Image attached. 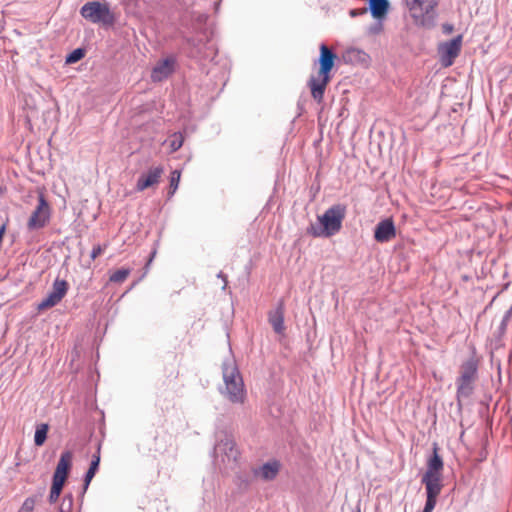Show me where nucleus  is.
Instances as JSON below:
<instances>
[{"instance_id":"f257e3e1","label":"nucleus","mask_w":512,"mask_h":512,"mask_svg":"<svg viewBox=\"0 0 512 512\" xmlns=\"http://www.w3.org/2000/svg\"><path fill=\"white\" fill-rule=\"evenodd\" d=\"M438 445H433V454L427 460V468L421 482L425 485L427 500L422 512H432L436 506L437 498L443 488L444 463L438 453Z\"/></svg>"},{"instance_id":"f03ea898","label":"nucleus","mask_w":512,"mask_h":512,"mask_svg":"<svg viewBox=\"0 0 512 512\" xmlns=\"http://www.w3.org/2000/svg\"><path fill=\"white\" fill-rule=\"evenodd\" d=\"M319 50V69L316 75L310 76L308 87L310 88L312 98L318 103H321L326 87L331 81V71L334 67L337 55L325 44H321Z\"/></svg>"},{"instance_id":"7ed1b4c3","label":"nucleus","mask_w":512,"mask_h":512,"mask_svg":"<svg viewBox=\"0 0 512 512\" xmlns=\"http://www.w3.org/2000/svg\"><path fill=\"white\" fill-rule=\"evenodd\" d=\"M225 384L224 394L233 403H243L246 397L243 379L234 360H227L222 366Z\"/></svg>"},{"instance_id":"20e7f679","label":"nucleus","mask_w":512,"mask_h":512,"mask_svg":"<svg viewBox=\"0 0 512 512\" xmlns=\"http://www.w3.org/2000/svg\"><path fill=\"white\" fill-rule=\"evenodd\" d=\"M415 25L425 28L434 26L438 0H405Z\"/></svg>"},{"instance_id":"39448f33","label":"nucleus","mask_w":512,"mask_h":512,"mask_svg":"<svg viewBox=\"0 0 512 512\" xmlns=\"http://www.w3.org/2000/svg\"><path fill=\"white\" fill-rule=\"evenodd\" d=\"M478 361L471 357L460 366V375L457 378V398H467L472 394L474 382L477 377Z\"/></svg>"},{"instance_id":"423d86ee","label":"nucleus","mask_w":512,"mask_h":512,"mask_svg":"<svg viewBox=\"0 0 512 512\" xmlns=\"http://www.w3.org/2000/svg\"><path fill=\"white\" fill-rule=\"evenodd\" d=\"M81 16L92 22L103 25H112L115 21L113 12L107 2L90 1L85 3L80 9Z\"/></svg>"},{"instance_id":"0eeeda50","label":"nucleus","mask_w":512,"mask_h":512,"mask_svg":"<svg viewBox=\"0 0 512 512\" xmlns=\"http://www.w3.org/2000/svg\"><path fill=\"white\" fill-rule=\"evenodd\" d=\"M345 212L346 208L338 204L330 207L322 216L318 217L319 222L323 226L322 235L328 237L339 232L342 227Z\"/></svg>"},{"instance_id":"6e6552de","label":"nucleus","mask_w":512,"mask_h":512,"mask_svg":"<svg viewBox=\"0 0 512 512\" xmlns=\"http://www.w3.org/2000/svg\"><path fill=\"white\" fill-rule=\"evenodd\" d=\"M51 218V207L43 192L38 194V204L27 222L29 230H37L45 227Z\"/></svg>"},{"instance_id":"1a4fd4ad","label":"nucleus","mask_w":512,"mask_h":512,"mask_svg":"<svg viewBox=\"0 0 512 512\" xmlns=\"http://www.w3.org/2000/svg\"><path fill=\"white\" fill-rule=\"evenodd\" d=\"M215 452L223 463L235 464L240 457V451L233 438L225 436L215 446Z\"/></svg>"},{"instance_id":"9d476101","label":"nucleus","mask_w":512,"mask_h":512,"mask_svg":"<svg viewBox=\"0 0 512 512\" xmlns=\"http://www.w3.org/2000/svg\"><path fill=\"white\" fill-rule=\"evenodd\" d=\"M164 168L162 166L151 167L147 172L140 175L136 182V190L142 192L148 188L156 186L162 175Z\"/></svg>"},{"instance_id":"9b49d317","label":"nucleus","mask_w":512,"mask_h":512,"mask_svg":"<svg viewBox=\"0 0 512 512\" xmlns=\"http://www.w3.org/2000/svg\"><path fill=\"white\" fill-rule=\"evenodd\" d=\"M461 42L462 37L459 35L440 46L439 51L441 53V61L445 67L452 65L454 59L459 55L461 50Z\"/></svg>"},{"instance_id":"f8f14e48","label":"nucleus","mask_w":512,"mask_h":512,"mask_svg":"<svg viewBox=\"0 0 512 512\" xmlns=\"http://www.w3.org/2000/svg\"><path fill=\"white\" fill-rule=\"evenodd\" d=\"M72 459L73 453L71 451H64L61 454L53 475V481L65 484L72 466Z\"/></svg>"},{"instance_id":"ddd939ff","label":"nucleus","mask_w":512,"mask_h":512,"mask_svg":"<svg viewBox=\"0 0 512 512\" xmlns=\"http://www.w3.org/2000/svg\"><path fill=\"white\" fill-rule=\"evenodd\" d=\"M174 67L175 59L173 57H168L159 61L152 69L151 80L153 82H161L173 73Z\"/></svg>"},{"instance_id":"4468645a","label":"nucleus","mask_w":512,"mask_h":512,"mask_svg":"<svg viewBox=\"0 0 512 512\" xmlns=\"http://www.w3.org/2000/svg\"><path fill=\"white\" fill-rule=\"evenodd\" d=\"M396 236V230L392 219H385L376 225L374 238L377 242H389Z\"/></svg>"},{"instance_id":"2eb2a0df","label":"nucleus","mask_w":512,"mask_h":512,"mask_svg":"<svg viewBox=\"0 0 512 512\" xmlns=\"http://www.w3.org/2000/svg\"><path fill=\"white\" fill-rule=\"evenodd\" d=\"M67 290H54L45 299L37 305L39 312L47 310L57 305L65 296Z\"/></svg>"},{"instance_id":"dca6fc26","label":"nucleus","mask_w":512,"mask_h":512,"mask_svg":"<svg viewBox=\"0 0 512 512\" xmlns=\"http://www.w3.org/2000/svg\"><path fill=\"white\" fill-rule=\"evenodd\" d=\"M269 322L276 333H284V309L282 304H279V306L269 314Z\"/></svg>"},{"instance_id":"f3484780","label":"nucleus","mask_w":512,"mask_h":512,"mask_svg":"<svg viewBox=\"0 0 512 512\" xmlns=\"http://www.w3.org/2000/svg\"><path fill=\"white\" fill-rule=\"evenodd\" d=\"M369 8L374 18L381 19L388 12L389 2L388 0H369Z\"/></svg>"},{"instance_id":"a211bd4d","label":"nucleus","mask_w":512,"mask_h":512,"mask_svg":"<svg viewBox=\"0 0 512 512\" xmlns=\"http://www.w3.org/2000/svg\"><path fill=\"white\" fill-rule=\"evenodd\" d=\"M279 468L280 465L278 462H268L262 465L256 474L259 475L263 480H273L277 476Z\"/></svg>"},{"instance_id":"6ab92c4d","label":"nucleus","mask_w":512,"mask_h":512,"mask_svg":"<svg viewBox=\"0 0 512 512\" xmlns=\"http://www.w3.org/2000/svg\"><path fill=\"white\" fill-rule=\"evenodd\" d=\"M100 450L101 446L99 445L97 448L96 453L92 456V460L90 463V467L88 471L86 472L85 479H84V489L86 490L92 481L93 477L95 476L96 472L98 471L99 464H100Z\"/></svg>"},{"instance_id":"aec40b11","label":"nucleus","mask_w":512,"mask_h":512,"mask_svg":"<svg viewBox=\"0 0 512 512\" xmlns=\"http://www.w3.org/2000/svg\"><path fill=\"white\" fill-rule=\"evenodd\" d=\"M131 269L122 267L114 270L109 275V280L114 284H122L130 275Z\"/></svg>"},{"instance_id":"412c9836","label":"nucleus","mask_w":512,"mask_h":512,"mask_svg":"<svg viewBox=\"0 0 512 512\" xmlns=\"http://www.w3.org/2000/svg\"><path fill=\"white\" fill-rule=\"evenodd\" d=\"M49 426L46 423H42L37 426L34 436V442L36 446H42L47 438Z\"/></svg>"},{"instance_id":"4be33fe9","label":"nucleus","mask_w":512,"mask_h":512,"mask_svg":"<svg viewBox=\"0 0 512 512\" xmlns=\"http://www.w3.org/2000/svg\"><path fill=\"white\" fill-rule=\"evenodd\" d=\"M184 137L181 133H174L169 140L170 152H176L183 145Z\"/></svg>"},{"instance_id":"5701e85b","label":"nucleus","mask_w":512,"mask_h":512,"mask_svg":"<svg viewBox=\"0 0 512 512\" xmlns=\"http://www.w3.org/2000/svg\"><path fill=\"white\" fill-rule=\"evenodd\" d=\"M63 486H64V484H62V483L52 481V486H51L50 495H49V501L51 503H55L58 500V498L61 494V491L63 489Z\"/></svg>"},{"instance_id":"b1692460","label":"nucleus","mask_w":512,"mask_h":512,"mask_svg":"<svg viewBox=\"0 0 512 512\" xmlns=\"http://www.w3.org/2000/svg\"><path fill=\"white\" fill-rule=\"evenodd\" d=\"M181 177V172L179 170H174L171 172L170 175V186H169V195H173L179 185Z\"/></svg>"},{"instance_id":"393cba45","label":"nucleus","mask_w":512,"mask_h":512,"mask_svg":"<svg viewBox=\"0 0 512 512\" xmlns=\"http://www.w3.org/2000/svg\"><path fill=\"white\" fill-rule=\"evenodd\" d=\"M84 51L82 49H75L73 52H71L67 57H66V63L67 64H72V63H76L78 62L79 60H81L83 57H84Z\"/></svg>"},{"instance_id":"a878e982","label":"nucleus","mask_w":512,"mask_h":512,"mask_svg":"<svg viewBox=\"0 0 512 512\" xmlns=\"http://www.w3.org/2000/svg\"><path fill=\"white\" fill-rule=\"evenodd\" d=\"M36 500L34 497H28L23 502L18 512H32L34 510Z\"/></svg>"},{"instance_id":"bb28decb","label":"nucleus","mask_w":512,"mask_h":512,"mask_svg":"<svg viewBox=\"0 0 512 512\" xmlns=\"http://www.w3.org/2000/svg\"><path fill=\"white\" fill-rule=\"evenodd\" d=\"M107 244H104V246H101V245H96L93 247L92 251H91V258L94 260L96 259L98 256H100L104 250L107 248Z\"/></svg>"},{"instance_id":"cd10ccee","label":"nucleus","mask_w":512,"mask_h":512,"mask_svg":"<svg viewBox=\"0 0 512 512\" xmlns=\"http://www.w3.org/2000/svg\"><path fill=\"white\" fill-rule=\"evenodd\" d=\"M367 13V8H361V9H353L350 11V15L352 17H356V16H360V15H365Z\"/></svg>"},{"instance_id":"c85d7f7f","label":"nucleus","mask_w":512,"mask_h":512,"mask_svg":"<svg viewBox=\"0 0 512 512\" xmlns=\"http://www.w3.org/2000/svg\"><path fill=\"white\" fill-rule=\"evenodd\" d=\"M444 28H445V30H446L447 32H451V31H452V26H449V27L444 26Z\"/></svg>"},{"instance_id":"c756f323","label":"nucleus","mask_w":512,"mask_h":512,"mask_svg":"<svg viewBox=\"0 0 512 512\" xmlns=\"http://www.w3.org/2000/svg\"><path fill=\"white\" fill-rule=\"evenodd\" d=\"M226 286H227V282H226V280H224L223 288H225Z\"/></svg>"}]
</instances>
